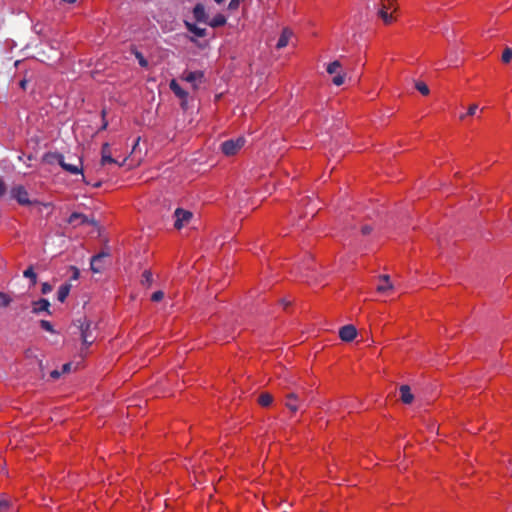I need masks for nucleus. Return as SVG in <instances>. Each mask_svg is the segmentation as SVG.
<instances>
[{"instance_id": "22", "label": "nucleus", "mask_w": 512, "mask_h": 512, "mask_svg": "<svg viewBox=\"0 0 512 512\" xmlns=\"http://www.w3.org/2000/svg\"><path fill=\"white\" fill-rule=\"evenodd\" d=\"M141 282L142 284L144 285H147V286H150L153 282V274L151 271L149 270H145L143 273H142V279H141Z\"/></svg>"}, {"instance_id": "17", "label": "nucleus", "mask_w": 512, "mask_h": 512, "mask_svg": "<svg viewBox=\"0 0 512 512\" xmlns=\"http://www.w3.org/2000/svg\"><path fill=\"white\" fill-rule=\"evenodd\" d=\"M60 166L67 172L71 174H82V166L80 165H72L65 163L63 160L59 161Z\"/></svg>"}, {"instance_id": "39", "label": "nucleus", "mask_w": 512, "mask_h": 512, "mask_svg": "<svg viewBox=\"0 0 512 512\" xmlns=\"http://www.w3.org/2000/svg\"><path fill=\"white\" fill-rule=\"evenodd\" d=\"M107 127H108V121H107V119H104V120H102V125H101L99 131L106 130Z\"/></svg>"}, {"instance_id": "23", "label": "nucleus", "mask_w": 512, "mask_h": 512, "mask_svg": "<svg viewBox=\"0 0 512 512\" xmlns=\"http://www.w3.org/2000/svg\"><path fill=\"white\" fill-rule=\"evenodd\" d=\"M23 275L24 277L26 278H29L32 282V285H35L36 282H37V275L36 273L34 272L33 268L32 267H29L27 268L24 272H23Z\"/></svg>"}, {"instance_id": "41", "label": "nucleus", "mask_w": 512, "mask_h": 512, "mask_svg": "<svg viewBox=\"0 0 512 512\" xmlns=\"http://www.w3.org/2000/svg\"><path fill=\"white\" fill-rule=\"evenodd\" d=\"M64 2L66 3H69V4H73L75 3L77 0H63Z\"/></svg>"}, {"instance_id": "20", "label": "nucleus", "mask_w": 512, "mask_h": 512, "mask_svg": "<svg viewBox=\"0 0 512 512\" xmlns=\"http://www.w3.org/2000/svg\"><path fill=\"white\" fill-rule=\"evenodd\" d=\"M105 255L104 254H98L92 257L91 260V270L94 273H99L102 269L101 261Z\"/></svg>"}, {"instance_id": "21", "label": "nucleus", "mask_w": 512, "mask_h": 512, "mask_svg": "<svg viewBox=\"0 0 512 512\" xmlns=\"http://www.w3.org/2000/svg\"><path fill=\"white\" fill-rule=\"evenodd\" d=\"M273 397L269 393H261L258 397V403L262 407H268L272 404Z\"/></svg>"}, {"instance_id": "29", "label": "nucleus", "mask_w": 512, "mask_h": 512, "mask_svg": "<svg viewBox=\"0 0 512 512\" xmlns=\"http://www.w3.org/2000/svg\"><path fill=\"white\" fill-rule=\"evenodd\" d=\"M113 163H116V160L114 158H112V155H103L101 156V165H106V164H113Z\"/></svg>"}, {"instance_id": "10", "label": "nucleus", "mask_w": 512, "mask_h": 512, "mask_svg": "<svg viewBox=\"0 0 512 512\" xmlns=\"http://www.w3.org/2000/svg\"><path fill=\"white\" fill-rule=\"evenodd\" d=\"M294 34L293 31L289 28H284L280 34V37L277 41L276 48L283 49L285 48L289 42L292 40Z\"/></svg>"}, {"instance_id": "13", "label": "nucleus", "mask_w": 512, "mask_h": 512, "mask_svg": "<svg viewBox=\"0 0 512 512\" xmlns=\"http://www.w3.org/2000/svg\"><path fill=\"white\" fill-rule=\"evenodd\" d=\"M193 16L198 22H207V14L202 4H196L193 8Z\"/></svg>"}, {"instance_id": "43", "label": "nucleus", "mask_w": 512, "mask_h": 512, "mask_svg": "<svg viewBox=\"0 0 512 512\" xmlns=\"http://www.w3.org/2000/svg\"><path fill=\"white\" fill-rule=\"evenodd\" d=\"M25 84H26V82H25V81H21V83H20V85H21V87H22V88H25Z\"/></svg>"}, {"instance_id": "4", "label": "nucleus", "mask_w": 512, "mask_h": 512, "mask_svg": "<svg viewBox=\"0 0 512 512\" xmlns=\"http://www.w3.org/2000/svg\"><path fill=\"white\" fill-rule=\"evenodd\" d=\"M180 79L190 83L194 90H197L200 84L204 81V72L201 70L190 71L184 70L180 76Z\"/></svg>"}, {"instance_id": "38", "label": "nucleus", "mask_w": 512, "mask_h": 512, "mask_svg": "<svg viewBox=\"0 0 512 512\" xmlns=\"http://www.w3.org/2000/svg\"><path fill=\"white\" fill-rule=\"evenodd\" d=\"M71 270L73 271L72 279L77 280L79 278L80 272L78 268L71 267Z\"/></svg>"}, {"instance_id": "1", "label": "nucleus", "mask_w": 512, "mask_h": 512, "mask_svg": "<svg viewBox=\"0 0 512 512\" xmlns=\"http://www.w3.org/2000/svg\"><path fill=\"white\" fill-rule=\"evenodd\" d=\"M377 15L386 25L394 23L398 19L399 15L397 1L380 0Z\"/></svg>"}, {"instance_id": "11", "label": "nucleus", "mask_w": 512, "mask_h": 512, "mask_svg": "<svg viewBox=\"0 0 512 512\" xmlns=\"http://www.w3.org/2000/svg\"><path fill=\"white\" fill-rule=\"evenodd\" d=\"M393 290V286L388 276L384 275L379 278L377 284V291L385 295H390V291Z\"/></svg>"}, {"instance_id": "28", "label": "nucleus", "mask_w": 512, "mask_h": 512, "mask_svg": "<svg viewBox=\"0 0 512 512\" xmlns=\"http://www.w3.org/2000/svg\"><path fill=\"white\" fill-rule=\"evenodd\" d=\"M512 60V50L510 48H506L502 53V61L504 63H509Z\"/></svg>"}, {"instance_id": "12", "label": "nucleus", "mask_w": 512, "mask_h": 512, "mask_svg": "<svg viewBox=\"0 0 512 512\" xmlns=\"http://www.w3.org/2000/svg\"><path fill=\"white\" fill-rule=\"evenodd\" d=\"M50 303L47 299H40L34 301L32 304L33 313L48 312L49 313Z\"/></svg>"}, {"instance_id": "5", "label": "nucleus", "mask_w": 512, "mask_h": 512, "mask_svg": "<svg viewBox=\"0 0 512 512\" xmlns=\"http://www.w3.org/2000/svg\"><path fill=\"white\" fill-rule=\"evenodd\" d=\"M192 218H193L192 212L182 209V208H177L174 212V219H175L174 227L177 230H180L183 227L187 226L190 223Z\"/></svg>"}, {"instance_id": "30", "label": "nucleus", "mask_w": 512, "mask_h": 512, "mask_svg": "<svg viewBox=\"0 0 512 512\" xmlns=\"http://www.w3.org/2000/svg\"><path fill=\"white\" fill-rule=\"evenodd\" d=\"M40 326L45 330V331H48L50 333H53L54 332V329H53V326L52 324L47 321V320H41L40 321Z\"/></svg>"}, {"instance_id": "7", "label": "nucleus", "mask_w": 512, "mask_h": 512, "mask_svg": "<svg viewBox=\"0 0 512 512\" xmlns=\"http://www.w3.org/2000/svg\"><path fill=\"white\" fill-rule=\"evenodd\" d=\"M11 196L20 205L26 206L31 204L29 199V193L22 185H16L11 189Z\"/></svg>"}, {"instance_id": "3", "label": "nucleus", "mask_w": 512, "mask_h": 512, "mask_svg": "<svg viewBox=\"0 0 512 512\" xmlns=\"http://www.w3.org/2000/svg\"><path fill=\"white\" fill-rule=\"evenodd\" d=\"M329 75H332V82L336 86H341L345 82L346 73L343 72L342 65L338 60L329 63L326 67Z\"/></svg>"}, {"instance_id": "24", "label": "nucleus", "mask_w": 512, "mask_h": 512, "mask_svg": "<svg viewBox=\"0 0 512 512\" xmlns=\"http://www.w3.org/2000/svg\"><path fill=\"white\" fill-rule=\"evenodd\" d=\"M415 88L424 96H427L429 94V88L426 85V83L419 81L416 82Z\"/></svg>"}, {"instance_id": "27", "label": "nucleus", "mask_w": 512, "mask_h": 512, "mask_svg": "<svg viewBox=\"0 0 512 512\" xmlns=\"http://www.w3.org/2000/svg\"><path fill=\"white\" fill-rule=\"evenodd\" d=\"M11 302V298L3 293V292H0V306L1 307H7Z\"/></svg>"}, {"instance_id": "16", "label": "nucleus", "mask_w": 512, "mask_h": 512, "mask_svg": "<svg viewBox=\"0 0 512 512\" xmlns=\"http://www.w3.org/2000/svg\"><path fill=\"white\" fill-rule=\"evenodd\" d=\"M70 290H71L70 284L65 283V284L61 285L57 291L58 301H60L61 303L65 302V300L67 299V297L70 293Z\"/></svg>"}, {"instance_id": "37", "label": "nucleus", "mask_w": 512, "mask_h": 512, "mask_svg": "<svg viewBox=\"0 0 512 512\" xmlns=\"http://www.w3.org/2000/svg\"><path fill=\"white\" fill-rule=\"evenodd\" d=\"M6 192V185L2 178L0 177V197L3 196Z\"/></svg>"}, {"instance_id": "19", "label": "nucleus", "mask_w": 512, "mask_h": 512, "mask_svg": "<svg viewBox=\"0 0 512 512\" xmlns=\"http://www.w3.org/2000/svg\"><path fill=\"white\" fill-rule=\"evenodd\" d=\"M185 26L188 29V31H190L191 33H193L197 37H204V36H206V29L205 28H199L195 24H192V23H189V22H185Z\"/></svg>"}, {"instance_id": "34", "label": "nucleus", "mask_w": 512, "mask_h": 512, "mask_svg": "<svg viewBox=\"0 0 512 512\" xmlns=\"http://www.w3.org/2000/svg\"><path fill=\"white\" fill-rule=\"evenodd\" d=\"M243 0H231L229 5H228V8L231 9V10H235L239 7L240 3L242 2Z\"/></svg>"}, {"instance_id": "44", "label": "nucleus", "mask_w": 512, "mask_h": 512, "mask_svg": "<svg viewBox=\"0 0 512 512\" xmlns=\"http://www.w3.org/2000/svg\"><path fill=\"white\" fill-rule=\"evenodd\" d=\"M83 341L87 342L86 336L83 334Z\"/></svg>"}, {"instance_id": "8", "label": "nucleus", "mask_w": 512, "mask_h": 512, "mask_svg": "<svg viewBox=\"0 0 512 512\" xmlns=\"http://www.w3.org/2000/svg\"><path fill=\"white\" fill-rule=\"evenodd\" d=\"M172 92L181 100V107L183 110L187 109L188 92L181 88L179 83L173 79L169 83Z\"/></svg>"}, {"instance_id": "33", "label": "nucleus", "mask_w": 512, "mask_h": 512, "mask_svg": "<svg viewBox=\"0 0 512 512\" xmlns=\"http://www.w3.org/2000/svg\"><path fill=\"white\" fill-rule=\"evenodd\" d=\"M51 291H52V286L49 283L45 282L42 284V286H41L42 294H48Z\"/></svg>"}, {"instance_id": "6", "label": "nucleus", "mask_w": 512, "mask_h": 512, "mask_svg": "<svg viewBox=\"0 0 512 512\" xmlns=\"http://www.w3.org/2000/svg\"><path fill=\"white\" fill-rule=\"evenodd\" d=\"M68 223L76 228L82 225H89L95 229H98L97 223L94 219H89L87 216L81 213L74 212L68 218Z\"/></svg>"}, {"instance_id": "45", "label": "nucleus", "mask_w": 512, "mask_h": 512, "mask_svg": "<svg viewBox=\"0 0 512 512\" xmlns=\"http://www.w3.org/2000/svg\"><path fill=\"white\" fill-rule=\"evenodd\" d=\"M217 3H221L223 0H214Z\"/></svg>"}, {"instance_id": "18", "label": "nucleus", "mask_w": 512, "mask_h": 512, "mask_svg": "<svg viewBox=\"0 0 512 512\" xmlns=\"http://www.w3.org/2000/svg\"><path fill=\"white\" fill-rule=\"evenodd\" d=\"M226 17L223 14H217L215 15L209 22V26L213 28L221 27L226 24Z\"/></svg>"}, {"instance_id": "14", "label": "nucleus", "mask_w": 512, "mask_h": 512, "mask_svg": "<svg viewBox=\"0 0 512 512\" xmlns=\"http://www.w3.org/2000/svg\"><path fill=\"white\" fill-rule=\"evenodd\" d=\"M400 398L403 403L410 404L413 401V394L411 393V389L408 385H402L400 387Z\"/></svg>"}, {"instance_id": "32", "label": "nucleus", "mask_w": 512, "mask_h": 512, "mask_svg": "<svg viewBox=\"0 0 512 512\" xmlns=\"http://www.w3.org/2000/svg\"><path fill=\"white\" fill-rule=\"evenodd\" d=\"M103 155H111V148L109 143H103L101 147V156Z\"/></svg>"}, {"instance_id": "26", "label": "nucleus", "mask_w": 512, "mask_h": 512, "mask_svg": "<svg viewBox=\"0 0 512 512\" xmlns=\"http://www.w3.org/2000/svg\"><path fill=\"white\" fill-rule=\"evenodd\" d=\"M70 368H71V363L64 364L62 367V373L69 372ZM60 375H61V372H59L57 370H54L51 372V377H53V378H58Z\"/></svg>"}, {"instance_id": "35", "label": "nucleus", "mask_w": 512, "mask_h": 512, "mask_svg": "<svg viewBox=\"0 0 512 512\" xmlns=\"http://www.w3.org/2000/svg\"><path fill=\"white\" fill-rule=\"evenodd\" d=\"M136 57L138 58L139 60V64L142 66V67H146L147 66V60L140 54V53H137L136 54Z\"/></svg>"}, {"instance_id": "25", "label": "nucleus", "mask_w": 512, "mask_h": 512, "mask_svg": "<svg viewBox=\"0 0 512 512\" xmlns=\"http://www.w3.org/2000/svg\"><path fill=\"white\" fill-rule=\"evenodd\" d=\"M478 111V105L477 104H472L469 106L468 108V111L466 114H462L460 115V120H464L467 116H474Z\"/></svg>"}, {"instance_id": "40", "label": "nucleus", "mask_w": 512, "mask_h": 512, "mask_svg": "<svg viewBox=\"0 0 512 512\" xmlns=\"http://www.w3.org/2000/svg\"><path fill=\"white\" fill-rule=\"evenodd\" d=\"M106 115H107V112H106V110H105V109H103V110L101 111V118H102V120L106 119Z\"/></svg>"}, {"instance_id": "42", "label": "nucleus", "mask_w": 512, "mask_h": 512, "mask_svg": "<svg viewBox=\"0 0 512 512\" xmlns=\"http://www.w3.org/2000/svg\"><path fill=\"white\" fill-rule=\"evenodd\" d=\"M362 231H363V233H364V234L369 233V230H368V228H367V227H363Z\"/></svg>"}, {"instance_id": "15", "label": "nucleus", "mask_w": 512, "mask_h": 512, "mask_svg": "<svg viewBox=\"0 0 512 512\" xmlns=\"http://www.w3.org/2000/svg\"><path fill=\"white\" fill-rule=\"evenodd\" d=\"M299 399L294 394H289L286 397L285 405L292 412H296L299 409Z\"/></svg>"}, {"instance_id": "31", "label": "nucleus", "mask_w": 512, "mask_h": 512, "mask_svg": "<svg viewBox=\"0 0 512 512\" xmlns=\"http://www.w3.org/2000/svg\"><path fill=\"white\" fill-rule=\"evenodd\" d=\"M164 297V293L162 291H156L151 295V300L154 302H158L162 300Z\"/></svg>"}, {"instance_id": "2", "label": "nucleus", "mask_w": 512, "mask_h": 512, "mask_svg": "<svg viewBox=\"0 0 512 512\" xmlns=\"http://www.w3.org/2000/svg\"><path fill=\"white\" fill-rule=\"evenodd\" d=\"M246 139L243 136H239L235 139H228L220 145V151L227 157L237 155L240 150L245 146Z\"/></svg>"}, {"instance_id": "36", "label": "nucleus", "mask_w": 512, "mask_h": 512, "mask_svg": "<svg viewBox=\"0 0 512 512\" xmlns=\"http://www.w3.org/2000/svg\"><path fill=\"white\" fill-rule=\"evenodd\" d=\"M9 509V504L5 501H0V512H6Z\"/></svg>"}, {"instance_id": "9", "label": "nucleus", "mask_w": 512, "mask_h": 512, "mask_svg": "<svg viewBox=\"0 0 512 512\" xmlns=\"http://www.w3.org/2000/svg\"><path fill=\"white\" fill-rule=\"evenodd\" d=\"M356 335H357V331L353 325L343 326L339 330V337L341 338V340L346 341V342H350V341L354 340Z\"/></svg>"}]
</instances>
